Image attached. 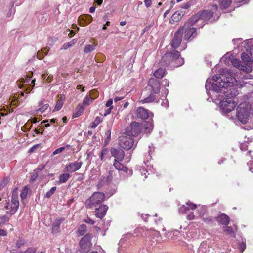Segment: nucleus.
<instances>
[{
	"mask_svg": "<svg viewBox=\"0 0 253 253\" xmlns=\"http://www.w3.org/2000/svg\"><path fill=\"white\" fill-rule=\"evenodd\" d=\"M86 231V226L84 224L80 225L78 228V233L80 235L82 236L85 234Z\"/></svg>",
	"mask_w": 253,
	"mask_h": 253,
	"instance_id": "37",
	"label": "nucleus"
},
{
	"mask_svg": "<svg viewBox=\"0 0 253 253\" xmlns=\"http://www.w3.org/2000/svg\"><path fill=\"white\" fill-rule=\"evenodd\" d=\"M181 17V13L179 11L175 12L171 16V19L174 21H178Z\"/></svg>",
	"mask_w": 253,
	"mask_h": 253,
	"instance_id": "39",
	"label": "nucleus"
},
{
	"mask_svg": "<svg viewBox=\"0 0 253 253\" xmlns=\"http://www.w3.org/2000/svg\"><path fill=\"white\" fill-rule=\"evenodd\" d=\"M179 56V52L174 50L170 52H167L162 57V64L167 65L171 63L173 67H176L181 66L184 64V59Z\"/></svg>",
	"mask_w": 253,
	"mask_h": 253,
	"instance_id": "4",
	"label": "nucleus"
},
{
	"mask_svg": "<svg viewBox=\"0 0 253 253\" xmlns=\"http://www.w3.org/2000/svg\"><path fill=\"white\" fill-rule=\"evenodd\" d=\"M24 242L23 239H19L16 242V247L19 248L21 245H24Z\"/></svg>",
	"mask_w": 253,
	"mask_h": 253,
	"instance_id": "52",
	"label": "nucleus"
},
{
	"mask_svg": "<svg viewBox=\"0 0 253 253\" xmlns=\"http://www.w3.org/2000/svg\"><path fill=\"white\" fill-rule=\"evenodd\" d=\"M195 218V216L193 213L192 212L189 213L187 216V219L189 220H192L194 219Z\"/></svg>",
	"mask_w": 253,
	"mask_h": 253,
	"instance_id": "55",
	"label": "nucleus"
},
{
	"mask_svg": "<svg viewBox=\"0 0 253 253\" xmlns=\"http://www.w3.org/2000/svg\"><path fill=\"white\" fill-rule=\"evenodd\" d=\"M25 253H36V250L35 249H28L26 250Z\"/></svg>",
	"mask_w": 253,
	"mask_h": 253,
	"instance_id": "63",
	"label": "nucleus"
},
{
	"mask_svg": "<svg viewBox=\"0 0 253 253\" xmlns=\"http://www.w3.org/2000/svg\"><path fill=\"white\" fill-rule=\"evenodd\" d=\"M135 112L137 117L142 119H146L149 117L153 116V114L152 112L143 107L138 108Z\"/></svg>",
	"mask_w": 253,
	"mask_h": 253,
	"instance_id": "16",
	"label": "nucleus"
},
{
	"mask_svg": "<svg viewBox=\"0 0 253 253\" xmlns=\"http://www.w3.org/2000/svg\"><path fill=\"white\" fill-rule=\"evenodd\" d=\"M161 105L165 107H168L169 106V103L168 100H163L161 103Z\"/></svg>",
	"mask_w": 253,
	"mask_h": 253,
	"instance_id": "62",
	"label": "nucleus"
},
{
	"mask_svg": "<svg viewBox=\"0 0 253 253\" xmlns=\"http://www.w3.org/2000/svg\"><path fill=\"white\" fill-rule=\"evenodd\" d=\"M237 248L241 252H243L246 247L245 239L241 238L240 240H237Z\"/></svg>",
	"mask_w": 253,
	"mask_h": 253,
	"instance_id": "33",
	"label": "nucleus"
},
{
	"mask_svg": "<svg viewBox=\"0 0 253 253\" xmlns=\"http://www.w3.org/2000/svg\"><path fill=\"white\" fill-rule=\"evenodd\" d=\"M56 189V187H53L49 191L46 192L45 195L46 197L50 198L52 196V195L55 192Z\"/></svg>",
	"mask_w": 253,
	"mask_h": 253,
	"instance_id": "45",
	"label": "nucleus"
},
{
	"mask_svg": "<svg viewBox=\"0 0 253 253\" xmlns=\"http://www.w3.org/2000/svg\"><path fill=\"white\" fill-rule=\"evenodd\" d=\"M69 148V145H67L64 147H60L58 149H56L53 153V155H57L59 153H61L62 152H63L64 150H65L66 148Z\"/></svg>",
	"mask_w": 253,
	"mask_h": 253,
	"instance_id": "40",
	"label": "nucleus"
},
{
	"mask_svg": "<svg viewBox=\"0 0 253 253\" xmlns=\"http://www.w3.org/2000/svg\"><path fill=\"white\" fill-rule=\"evenodd\" d=\"M222 74L215 75L209 78L205 84L207 93L213 100V94L223 92V96L219 95L218 106L223 114H227L233 111L237 105L235 96L239 94L236 88L238 81L235 73L227 69L222 70Z\"/></svg>",
	"mask_w": 253,
	"mask_h": 253,
	"instance_id": "1",
	"label": "nucleus"
},
{
	"mask_svg": "<svg viewBox=\"0 0 253 253\" xmlns=\"http://www.w3.org/2000/svg\"><path fill=\"white\" fill-rule=\"evenodd\" d=\"M144 4L146 7H150L152 5V0H144Z\"/></svg>",
	"mask_w": 253,
	"mask_h": 253,
	"instance_id": "54",
	"label": "nucleus"
},
{
	"mask_svg": "<svg viewBox=\"0 0 253 253\" xmlns=\"http://www.w3.org/2000/svg\"><path fill=\"white\" fill-rule=\"evenodd\" d=\"M91 235L89 234L83 237L80 242V245L83 252H87L90 249L92 244L91 243Z\"/></svg>",
	"mask_w": 253,
	"mask_h": 253,
	"instance_id": "13",
	"label": "nucleus"
},
{
	"mask_svg": "<svg viewBox=\"0 0 253 253\" xmlns=\"http://www.w3.org/2000/svg\"><path fill=\"white\" fill-rule=\"evenodd\" d=\"M108 207L106 205H101L98 208L96 209V216L100 219L102 218L106 214Z\"/></svg>",
	"mask_w": 253,
	"mask_h": 253,
	"instance_id": "21",
	"label": "nucleus"
},
{
	"mask_svg": "<svg viewBox=\"0 0 253 253\" xmlns=\"http://www.w3.org/2000/svg\"><path fill=\"white\" fill-rule=\"evenodd\" d=\"M216 219L218 223L221 225L226 226L229 223V218L225 214L219 215Z\"/></svg>",
	"mask_w": 253,
	"mask_h": 253,
	"instance_id": "24",
	"label": "nucleus"
},
{
	"mask_svg": "<svg viewBox=\"0 0 253 253\" xmlns=\"http://www.w3.org/2000/svg\"><path fill=\"white\" fill-rule=\"evenodd\" d=\"M206 211V207L202 206L200 208V209H198L197 211L199 212V216L202 217V220L207 224H212L213 219L211 217H203L204 213Z\"/></svg>",
	"mask_w": 253,
	"mask_h": 253,
	"instance_id": "20",
	"label": "nucleus"
},
{
	"mask_svg": "<svg viewBox=\"0 0 253 253\" xmlns=\"http://www.w3.org/2000/svg\"><path fill=\"white\" fill-rule=\"evenodd\" d=\"M38 176V172L37 171H34V173L31 175V180L34 181L35 180Z\"/></svg>",
	"mask_w": 253,
	"mask_h": 253,
	"instance_id": "53",
	"label": "nucleus"
},
{
	"mask_svg": "<svg viewBox=\"0 0 253 253\" xmlns=\"http://www.w3.org/2000/svg\"><path fill=\"white\" fill-rule=\"evenodd\" d=\"M151 218L156 224L160 223L162 219L160 217H158L157 214H155L154 216H152Z\"/></svg>",
	"mask_w": 253,
	"mask_h": 253,
	"instance_id": "43",
	"label": "nucleus"
},
{
	"mask_svg": "<svg viewBox=\"0 0 253 253\" xmlns=\"http://www.w3.org/2000/svg\"><path fill=\"white\" fill-rule=\"evenodd\" d=\"M151 217H152V216H151L150 215H149V214H142L141 215V217L144 221H146L147 219H148V217L151 218Z\"/></svg>",
	"mask_w": 253,
	"mask_h": 253,
	"instance_id": "57",
	"label": "nucleus"
},
{
	"mask_svg": "<svg viewBox=\"0 0 253 253\" xmlns=\"http://www.w3.org/2000/svg\"><path fill=\"white\" fill-rule=\"evenodd\" d=\"M183 33V28H180L175 33L172 41L171 42V46L174 48H177L180 45L181 41L182 36Z\"/></svg>",
	"mask_w": 253,
	"mask_h": 253,
	"instance_id": "14",
	"label": "nucleus"
},
{
	"mask_svg": "<svg viewBox=\"0 0 253 253\" xmlns=\"http://www.w3.org/2000/svg\"><path fill=\"white\" fill-rule=\"evenodd\" d=\"M31 79L30 78H27L25 79H22L21 82L24 83H26V84H29L30 82Z\"/></svg>",
	"mask_w": 253,
	"mask_h": 253,
	"instance_id": "64",
	"label": "nucleus"
},
{
	"mask_svg": "<svg viewBox=\"0 0 253 253\" xmlns=\"http://www.w3.org/2000/svg\"><path fill=\"white\" fill-rule=\"evenodd\" d=\"M194 24H191L189 23V20L187 23H186L183 27H181V28H183V31H184V39L185 40H188L190 39V38H194L196 35V30L195 28L191 27V26Z\"/></svg>",
	"mask_w": 253,
	"mask_h": 253,
	"instance_id": "12",
	"label": "nucleus"
},
{
	"mask_svg": "<svg viewBox=\"0 0 253 253\" xmlns=\"http://www.w3.org/2000/svg\"><path fill=\"white\" fill-rule=\"evenodd\" d=\"M223 231L227 235L231 237H235L236 234V231H234L233 228L230 226H225L223 227Z\"/></svg>",
	"mask_w": 253,
	"mask_h": 253,
	"instance_id": "32",
	"label": "nucleus"
},
{
	"mask_svg": "<svg viewBox=\"0 0 253 253\" xmlns=\"http://www.w3.org/2000/svg\"><path fill=\"white\" fill-rule=\"evenodd\" d=\"M134 233L137 236L144 234L147 235V244L151 246H154L161 240L160 233L156 230H146L143 227H138L135 229Z\"/></svg>",
	"mask_w": 253,
	"mask_h": 253,
	"instance_id": "3",
	"label": "nucleus"
},
{
	"mask_svg": "<svg viewBox=\"0 0 253 253\" xmlns=\"http://www.w3.org/2000/svg\"><path fill=\"white\" fill-rule=\"evenodd\" d=\"M187 211H188L187 206H186L184 205L181 206L179 208V212L180 213L183 214V213H186L187 212Z\"/></svg>",
	"mask_w": 253,
	"mask_h": 253,
	"instance_id": "44",
	"label": "nucleus"
},
{
	"mask_svg": "<svg viewBox=\"0 0 253 253\" xmlns=\"http://www.w3.org/2000/svg\"><path fill=\"white\" fill-rule=\"evenodd\" d=\"M75 42H76L75 40L74 39L72 41H71L70 42H68L67 44H64V45H63L64 48L66 49H67L68 48L72 46L73 44H75Z\"/></svg>",
	"mask_w": 253,
	"mask_h": 253,
	"instance_id": "48",
	"label": "nucleus"
},
{
	"mask_svg": "<svg viewBox=\"0 0 253 253\" xmlns=\"http://www.w3.org/2000/svg\"><path fill=\"white\" fill-rule=\"evenodd\" d=\"M39 106L40 108L37 110V112L40 113H43L49 107V104L48 103L44 104V100L40 101L39 103Z\"/></svg>",
	"mask_w": 253,
	"mask_h": 253,
	"instance_id": "30",
	"label": "nucleus"
},
{
	"mask_svg": "<svg viewBox=\"0 0 253 253\" xmlns=\"http://www.w3.org/2000/svg\"><path fill=\"white\" fill-rule=\"evenodd\" d=\"M113 100L112 99H109L106 103V106L109 107V108H113Z\"/></svg>",
	"mask_w": 253,
	"mask_h": 253,
	"instance_id": "51",
	"label": "nucleus"
},
{
	"mask_svg": "<svg viewBox=\"0 0 253 253\" xmlns=\"http://www.w3.org/2000/svg\"><path fill=\"white\" fill-rule=\"evenodd\" d=\"M155 169H153L152 166H147V169H143L141 170V173L142 175H144L145 178H147L148 174H150L151 173H154Z\"/></svg>",
	"mask_w": 253,
	"mask_h": 253,
	"instance_id": "28",
	"label": "nucleus"
},
{
	"mask_svg": "<svg viewBox=\"0 0 253 253\" xmlns=\"http://www.w3.org/2000/svg\"><path fill=\"white\" fill-rule=\"evenodd\" d=\"M216 244L214 241L208 240L201 243L199 247V251L202 253H212L215 250Z\"/></svg>",
	"mask_w": 253,
	"mask_h": 253,
	"instance_id": "11",
	"label": "nucleus"
},
{
	"mask_svg": "<svg viewBox=\"0 0 253 253\" xmlns=\"http://www.w3.org/2000/svg\"><path fill=\"white\" fill-rule=\"evenodd\" d=\"M94 100V99L90 96L86 95L82 103L80 104L83 105V107H85V108L86 106H89L91 103H92Z\"/></svg>",
	"mask_w": 253,
	"mask_h": 253,
	"instance_id": "31",
	"label": "nucleus"
},
{
	"mask_svg": "<svg viewBox=\"0 0 253 253\" xmlns=\"http://www.w3.org/2000/svg\"><path fill=\"white\" fill-rule=\"evenodd\" d=\"M241 58L242 61V63H241V65H244L245 66L248 67L249 62H251L253 60V56L252 53H250V56L248 53H243L241 54Z\"/></svg>",
	"mask_w": 253,
	"mask_h": 253,
	"instance_id": "22",
	"label": "nucleus"
},
{
	"mask_svg": "<svg viewBox=\"0 0 253 253\" xmlns=\"http://www.w3.org/2000/svg\"><path fill=\"white\" fill-rule=\"evenodd\" d=\"M121 161L115 160V162L113 164L114 166L116 168L117 171L122 172H125L127 173V168L126 167L124 166L122 164L120 163Z\"/></svg>",
	"mask_w": 253,
	"mask_h": 253,
	"instance_id": "25",
	"label": "nucleus"
},
{
	"mask_svg": "<svg viewBox=\"0 0 253 253\" xmlns=\"http://www.w3.org/2000/svg\"><path fill=\"white\" fill-rule=\"evenodd\" d=\"M70 177V175L69 173L62 174L59 177V183L60 184L64 183L68 180Z\"/></svg>",
	"mask_w": 253,
	"mask_h": 253,
	"instance_id": "35",
	"label": "nucleus"
},
{
	"mask_svg": "<svg viewBox=\"0 0 253 253\" xmlns=\"http://www.w3.org/2000/svg\"><path fill=\"white\" fill-rule=\"evenodd\" d=\"M17 190L15 188L13 191L11 204L8 203L5 206V208L7 210V212L11 215L14 214L17 211L19 205Z\"/></svg>",
	"mask_w": 253,
	"mask_h": 253,
	"instance_id": "9",
	"label": "nucleus"
},
{
	"mask_svg": "<svg viewBox=\"0 0 253 253\" xmlns=\"http://www.w3.org/2000/svg\"><path fill=\"white\" fill-rule=\"evenodd\" d=\"M139 253H151L150 248L146 246V247H143L139 252Z\"/></svg>",
	"mask_w": 253,
	"mask_h": 253,
	"instance_id": "47",
	"label": "nucleus"
},
{
	"mask_svg": "<svg viewBox=\"0 0 253 253\" xmlns=\"http://www.w3.org/2000/svg\"><path fill=\"white\" fill-rule=\"evenodd\" d=\"M105 199V194L102 192H94L85 201V204L87 208H92L102 203Z\"/></svg>",
	"mask_w": 253,
	"mask_h": 253,
	"instance_id": "8",
	"label": "nucleus"
},
{
	"mask_svg": "<svg viewBox=\"0 0 253 253\" xmlns=\"http://www.w3.org/2000/svg\"><path fill=\"white\" fill-rule=\"evenodd\" d=\"M130 130H127L130 132V134L132 136L136 137L139 135L142 132V125L141 124L133 122L130 124Z\"/></svg>",
	"mask_w": 253,
	"mask_h": 253,
	"instance_id": "15",
	"label": "nucleus"
},
{
	"mask_svg": "<svg viewBox=\"0 0 253 253\" xmlns=\"http://www.w3.org/2000/svg\"><path fill=\"white\" fill-rule=\"evenodd\" d=\"M85 110V107H83V105L79 104L77 108L75 109L73 116L74 118H77L81 116Z\"/></svg>",
	"mask_w": 253,
	"mask_h": 253,
	"instance_id": "27",
	"label": "nucleus"
},
{
	"mask_svg": "<svg viewBox=\"0 0 253 253\" xmlns=\"http://www.w3.org/2000/svg\"><path fill=\"white\" fill-rule=\"evenodd\" d=\"M60 225V220H56L53 224H52V232L53 233H56L58 232L59 227Z\"/></svg>",
	"mask_w": 253,
	"mask_h": 253,
	"instance_id": "36",
	"label": "nucleus"
},
{
	"mask_svg": "<svg viewBox=\"0 0 253 253\" xmlns=\"http://www.w3.org/2000/svg\"><path fill=\"white\" fill-rule=\"evenodd\" d=\"M221 60H225L226 64H228L230 61L235 67L247 73L251 72L253 68V60L251 62H249L248 67H246L244 65H241V61L239 59L234 58L233 56L229 55L228 54L223 56Z\"/></svg>",
	"mask_w": 253,
	"mask_h": 253,
	"instance_id": "6",
	"label": "nucleus"
},
{
	"mask_svg": "<svg viewBox=\"0 0 253 253\" xmlns=\"http://www.w3.org/2000/svg\"><path fill=\"white\" fill-rule=\"evenodd\" d=\"M165 74V70L163 68L158 69L154 73V76L157 78H162Z\"/></svg>",
	"mask_w": 253,
	"mask_h": 253,
	"instance_id": "34",
	"label": "nucleus"
},
{
	"mask_svg": "<svg viewBox=\"0 0 253 253\" xmlns=\"http://www.w3.org/2000/svg\"><path fill=\"white\" fill-rule=\"evenodd\" d=\"M232 2L231 0H219L218 3L221 9H225L229 7Z\"/></svg>",
	"mask_w": 253,
	"mask_h": 253,
	"instance_id": "29",
	"label": "nucleus"
},
{
	"mask_svg": "<svg viewBox=\"0 0 253 253\" xmlns=\"http://www.w3.org/2000/svg\"><path fill=\"white\" fill-rule=\"evenodd\" d=\"M187 206V208H188V210L189 209H191V210H194V209H196L197 208V205L195 204H193L192 203V202H190V201H188L186 203Z\"/></svg>",
	"mask_w": 253,
	"mask_h": 253,
	"instance_id": "42",
	"label": "nucleus"
},
{
	"mask_svg": "<svg viewBox=\"0 0 253 253\" xmlns=\"http://www.w3.org/2000/svg\"><path fill=\"white\" fill-rule=\"evenodd\" d=\"M251 105L247 102L240 103L237 107L236 116L242 124H246L251 114Z\"/></svg>",
	"mask_w": 253,
	"mask_h": 253,
	"instance_id": "5",
	"label": "nucleus"
},
{
	"mask_svg": "<svg viewBox=\"0 0 253 253\" xmlns=\"http://www.w3.org/2000/svg\"><path fill=\"white\" fill-rule=\"evenodd\" d=\"M162 84L163 86H169V80L165 79L162 81Z\"/></svg>",
	"mask_w": 253,
	"mask_h": 253,
	"instance_id": "56",
	"label": "nucleus"
},
{
	"mask_svg": "<svg viewBox=\"0 0 253 253\" xmlns=\"http://www.w3.org/2000/svg\"><path fill=\"white\" fill-rule=\"evenodd\" d=\"M141 125H142V131L143 130L144 132L145 133H150L154 128L152 121L144 122L141 124Z\"/></svg>",
	"mask_w": 253,
	"mask_h": 253,
	"instance_id": "23",
	"label": "nucleus"
},
{
	"mask_svg": "<svg viewBox=\"0 0 253 253\" xmlns=\"http://www.w3.org/2000/svg\"><path fill=\"white\" fill-rule=\"evenodd\" d=\"M217 10V6L216 4L212 6L211 10H205L203 11L201 13H197L192 16L189 19V23L191 24H195L197 22L202 21V25L201 27H202L203 26V20L208 21L211 20L214 14L217 18L220 16V13L218 12Z\"/></svg>",
	"mask_w": 253,
	"mask_h": 253,
	"instance_id": "2",
	"label": "nucleus"
},
{
	"mask_svg": "<svg viewBox=\"0 0 253 253\" xmlns=\"http://www.w3.org/2000/svg\"><path fill=\"white\" fill-rule=\"evenodd\" d=\"M129 131L126 132L120 137L119 145L121 147L126 150H129L133 147H135L136 143L134 144L133 139L131 137Z\"/></svg>",
	"mask_w": 253,
	"mask_h": 253,
	"instance_id": "7",
	"label": "nucleus"
},
{
	"mask_svg": "<svg viewBox=\"0 0 253 253\" xmlns=\"http://www.w3.org/2000/svg\"><path fill=\"white\" fill-rule=\"evenodd\" d=\"M122 172L115 170H110L107 176L101 178L100 183L99 184L101 186L102 185L101 183H110L113 182L118 183L120 181L117 177L118 175L120 176V179H124V177H122Z\"/></svg>",
	"mask_w": 253,
	"mask_h": 253,
	"instance_id": "10",
	"label": "nucleus"
},
{
	"mask_svg": "<svg viewBox=\"0 0 253 253\" xmlns=\"http://www.w3.org/2000/svg\"><path fill=\"white\" fill-rule=\"evenodd\" d=\"M27 192H28L27 189H26V188H25L21 191V193L20 194V197H21V199H24L26 197L27 195Z\"/></svg>",
	"mask_w": 253,
	"mask_h": 253,
	"instance_id": "49",
	"label": "nucleus"
},
{
	"mask_svg": "<svg viewBox=\"0 0 253 253\" xmlns=\"http://www.w3.org/2000/svg\"><path fill=\"white\" fill-rule=\"evenodd\" d=\"M85 222L90 225H93L94 223V221L89 218H87V219L85 220Z\"/></svg>",
	"mask_w": 253,
	"mask_h": 253,
	"instance_id": "60",
	"label": "nucleus"
},
{
	"mask_svg": "<svg viewBox=\"0 0 253 253\" xmlns=\"http://www.w3.org/2000/svg\"><path fill=\"white\" fill-rule=\"evenodd\" d=\"M65 99V96L63 95H61L60 96L58 97V98L56 101V103L53 111H57L61 109L64 104Z\"/></svg>",
	"mask_w": 253,
	"mask_h": 253,
	"instance_id": "26",
	"label": "nucleus"
},
{
	"mask_svg": "<svg viewBox=\"0 0 253 253\" xmlns=\"http://www.w3.org/2000/svg\"><path fill=\"white\" fill-rule=\"evenodd\" d=\"M249 166V170L253 173V160H251L247 163Z\"/></svg>",
	"mask_w": 253,
	"mask_h": 253,
	"instance_id": "50",
	"label": "nucleus"
},
{
	"mask_svg": "<svg viewBox=\"0 0 253 253\" xmlns=\"http://www.w3.org/2000/svg\"><path fill=\"white\" fill-rule=\"evenodd\" d=\"M82 164V161H76L74 163L67 164L65 166V170L69 172H74L78 170L81 168Z\"/></svg>",
	"mask_w": 253,
	"mask_h": 253,
	"instance_id": "17",
	"label": "nucleus"
},
{
	"mask_svg": "<svg viewBox=\"0 0 253 253\" xmlns=\"http://www.w3.org/2000/svg\"><path fill=\"white\" fill-rule=\"evenodd\" d=\"M155 99V95L151 93L149 97L142 100V102L144 103L152 102Z\"/></svg>",
	"mask_w": 253,
	"mask_h": 253,
	"instance_id": "38",
	"label": "nucleus"
},
{
	"mask_svg": "<svg viewBox=\"0 0 253 253\" xmlns=\"http://www.w3.org/2000/svg\"><path fill=\"white\" fill-rule=\"evenodd\" d=\"M148 84L154 93L158 94L159 93L160 84L159 82L157 79L151 78L148 81Z\"/></svg>",
	"mask_w": 253,
	"mask_h": 253,
	"instance_id": "19",
	"label": "nucleus"
},
{
	"mask_svg": "<svg viewBox=\"0 0 253 253\" xmlns=\"http://www.w3.org/2000/svg\"><path fill=\"white\" fill-rule=\"evenodd\" d=\"M253 78V76L252 75H243L242 79H252Z\"/></svg>",
	"mask_w": 253,
	"mask_h": 253,
	"instance_id": "61",
	"label": "nucleus"
},
{
	"mask_svg": "<svg viewBox=\"0 0 253 253\" xmlns=\"http://www.w3.org/2000/svg\"><path fill=\"white\" fill-rule=\"evenodd\" d=\"M42 51H38V53H37V58L39 59H42L44 57V55L42 54Z\"/></svg>",
	"mask_w": 253,
	"mask_h": 253,
	"instance_id": "58",
	"label": "nucleus"
},
{
	"mask_svg": "<svg viewBox=\"0 0 253 253\" xmlns=\"http://www.w3.org/2000/svg\"><path fill=\"white\" fill-rule=\"evenodd\" d=\"M8 182V179L7 178H4L0 182V190L4 188L7 184Z\"/></svg>",
	"mask_w": 253,
	"mask_h": 253,
	"instance_id": "46",
	"label": "nucleus"
},
{
	"mask_svg": "<svg viewBox=\"0 0 253 253\" xmlns=\"http://www.w3.org/2000/svg\"><path fill=\"white\" fill-rule=\"evenodd\" d=\"M111 153L112 156L115 158V160L122 161L124 158V151L120 148H112Z\"/></svg>",
	"mask_w": 253,
	"mask_h": 253,
	"instance_id": "18",
	"label": "nucleus"
},
{
	"mask_svg": "<svg viewBox=\"0 0 253 253\" xmlns=\"http://www.w3.org/2000/svg\"><path fill=\"white\" fill-rule=\"evenodd\" d=\"M7 235V232L6 231L3 229H0V236H6Z\"/></svg>",
	"mask_w": 253,
	"mask_h": 253,
	"instance_id": "59",
	"label": "nucleus"
},
{
	"mask_svg": "<svg viewBox=\"0 0 253 253\" xmlns=\"http://www.w3.org/2000/svg\"><path fill=\"white\" fill-rule=\"evenodd\" d=\"M94 46H93L92 45H87L85 46L84 49V52L85 53H88L92 51H93L94 49Z\"/></svg>",
	"mask_w": 253,
	"mask_h": 253,
	"instance_id": "41",
	"label": "nucleus"
}]
</instances>
